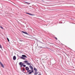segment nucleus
<instances>
[{"label":"nucleus","instance_id":"obj_10","mask_svg":"<svg viewBox=\"0 0 75 75\" xmlns=\"http://www.w3.org/2000/svg\"><path fill=\"white\" fill-rule=\"evenodd\" d=\"M20 58H21V59H25V58L23 57H21Z\"/></svg>","mask_w":75,"mask_h":75},{"label":"nucleus","instance_id":"obj_18","mask_svg":"<svg viewBox=\"0 0 75 75\" xmlns=\"http://www.w3.org/2000/svg\"><path fill=\"white\" fill-rule=\"evenodd\" d=\"M54 38H55V40H57V38L55 37Z\"/></svg>","mask_w":75,"mask_h":75},{"label":"nucleus","instance_id":"obj_1","mask_svg":"<svg viewBox=\"0 0 75 75\" xmlns=\"http://www.w3.org/2000/svg\"><path fill=\"white\" fill-rule=\"evenodd\" d=\"M30 71H31L30 72ZM33 71H34L33 70H33H29L27 71L28 72H30L28 73L29 74H31L33 72Z\"/></svg>","mask_w":75,"mask_h":75},{"label":"nucleus","instance_id":"obj_3","mask_svg":"<svg viewBox=\"0 0 75 75\" xmlns=\"http://www.w3.org/2000/svg\"><path fill=\"white\" fill-rule=\"evenodd\" d=\"M29 67H30V69H31V71H33V67L31 65H30L29 66Z\"/></svg>","mask_w":75,"mask_h":75},{"label":"nucleus","instance_id":"obj_19","mask_svg":"<svg viewBox=\"0 0 75 75\" xmlns=\"http://www.w3.org/2000/svg\"><path fill=\"white\" fill-rule=\"evenodd\" d=\"M0 48H2V47H1V45H0Z\"/></svg>","mask_w":75,"mask_h":75},{"label":"nucleus","instance_id":"obj_11","mask_svg":"<svg viewBox=\"0 0 75 75\" xmlns=\"http://www.w3.org/2000/svg\"><path fill=\"white\" fill-rule=\"evenodd\" d=\"M34 70L35 72H37V69L35 68H34Z\"/></svg>","mask_w":75,"mask_h":75},{"label":"nucleus","instance_id":"obj_6","mask_svg":"<svg viewBox=\"0 0 75 75\" xmlns=\"http://www.w3.org/2000/svg\"><path fill=\"white\" fill-rule=\"evenodd\" d=\"M0 64H1V67H2V68H4V66H3V65L1 62H0Z\"/></svg>","mask_w":75,"mask_h":75},{"label":"nucleus","instance_id":"obj_20","mask_svg":"<svg viewBox=\"0 0 75 75\" xmlns=\"http://www.w3.org/2000/svg\"><path fill=\"white\" fill-rule=\"evenodd\" d=\"M26 3H27V4H30V3H28V2H25Z\"/></svg>","mask_w":75,"mask_h":75},{"label":"nucleus","instance_id":"obj_2","mask_svg":"<svg viewBox=\"0 0 75 75\" xmlns=\"http://www.w3.org/2000/svg\"><path fill=\"white\" fill-rule=\"evenodd\" d=\"M19 65H20L21 67H23V65H24V64L22 63V62H20L19 63Z\"/></svg>","mask_w":75,"mask_h":75},{"label":"nucleus","instance_id":"obj_15","mask_svg":"<svg viewBox=\"0 0 75 75\" xmlns=\"http://www.w3.org/2000/svg\"><path fill=\"white\" fill-rule=\"evenodd\" d=\"M24 62H25V63H28V61H24Z\"/></svg>","mask_w":75,"mask_h":75},{"label":"nucleus","instance_id":"obj_9","mask_svg":"<svg viewBox=\"0 0 75 75\" xmlns=\"http://www.w3.org/2000/svg\"><path fill=\"white\" fill-rule=\"evenodd\" d=\"M22 57H25V58H27V57L26 56V55H22Z\"/></svg>","mask_w":75,"mask_h":75},{"label":"nucleus","instance_id":"obj_16","mask_svg":"<svg viewBox=\"0 0 75 75\" xmlns=\"http://www.w3.org/2000/svg\"><path fill=\"white\" fill-rule=\"evenodd\" d=\"M0 27L2 29H3H3H4V28H3V27H2V26H1Z\"/></svg>","mask_w":75,"mask_h":75},{"label":"nucleus","instance_id":"obj_12","mask_svg":"<svg viewBox=\"0 0 75 75\" xmlns=\"http://www.w3.org/2000/svg\"><path fill=\"white\" fill-rule=\"evenodd\" d=\"M38 74V72L37 71H35V73L34 74L35 75H37Z\"/></svg>","mask_w":75,"mask_h":75},{"label":"nucleus","instance_id":"obj_8","mask_svg":"<svg viewBox=\"0 0 75 75\" xmlns=\"http://www.w3.org/2000/svg\"><path fill=\"white\" fill-rule=\"evenodd\" d=\"M22 33H24V34H28L27 33L25 32L24 31H22Z\"/></svg>","mask_w":75,"mask_h":75},{"label":"nucleus","instance_id":"obj_7","mask_svg":"<svg viewBox=\"0 0 75 75\" xmlns=\"http://www.w3.org/2000/svg\"><path fill=\"white\" fill-rule=\"evenodd\" d=\"M26 14H29V15H30V16H34V15H33V14H31V13H26Z\"/></svg>","mask_w":75,"mask_h":75},{"label":"nucleus","instance_id":"obj_14","mask_svg":"<svg viewBox=\"0 0 75 75\" xmlns=\"http://www.w3.org/2000/svg\"><path fill=\"white\" fill-rule=\"evenodd\" d=\"M23 67H26V65L25 64L23 65Z\"/></svg>","mask_w":75,"mask_h":75},{"label":"nucleus","instance_id":"obj_13","mask_svg":"<svg viewBox=\"0 0 75 75\" xmlns=\"http://www.w3.org/2000/svg\"><path fill=\"white\" fill-rule=\"evenodd\" d=\"M27 65H30V63H27Z\"/></svg>","mask_w":75,"mask_h":75},{"label":"nucleus","instance_id":"obj_17","mask_svg":"<svg viewBox=\"0 0 75 75\" xmlns=\"http://www.w3.org/2000/svg\"><path fill=\"white\" fill-rule=\"evenodd\" d=\"M7 40H8V42H9L10 41V40H9V39H8V38H7Z\"/></svg>","mask_w":75,"mask_h":75},{"label":"nucleus","instance_id":"obj_22","mask_svg":"<svg viewBox=\"0 0 75 75\" xmlns=\"http://www.w3.org/2000/svg\"><path fill=\"white\" fill-rule=\"evenodd\" d=\"M38 75H41V74H39Z\"/></svg>","mask_w":75,"mask_h":75},{"label":"nucleus","instance_id":"obj_4","mask_svg":"<svg viewBox=\"0 0 75 75\" xmlns=\"http://www.w3.org/2000/svg\"><path fill=\"white\" fill-rule=\"evenodd\" d=\"M13 60H16V56H14L13 57Z\"/></svg>","mask_w":75,"mask_h":75},{"label":"nucleus","instance_id":"obj_5","mask_svg":"<svg viewBox=\"0 0 75 75\" xmlns=\"http://www.w3.org/2000/svg\"><path fill=\"white\" fill-rule=\"evenodd\" d=\"M25 69L27 71H29V68L28 67H25Z\"/></svg>","mask_w":75,"mask_h":75},{"label":"nucleus","instance_id":"obj_21","mask_svg":"<svg viewBox=\"0 0 75 75\" xmlns=\"http://www.w3.org/2000/svg\"><path fill=\"white\" fill-rule=\"evenodd\" d=\"M23 71H24V69H23Z\"/></svg>","mask_w":75,"mask_h":75}]
</instances>
